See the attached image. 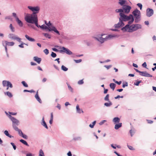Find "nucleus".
<instances>
[{"instance_id": "f257e3e1", "label": "nucleus", "mask_w": 156, "mask_h": 156, "mask_svg": "<svg viewBox=\"0 0 156 156\" xmlns=\"http://www.w3.org/2000/svg\"><path fill=\"white\" fill-rule=\"evenodd\" d=\"M25 19L27 22L34 23L37 27H38L37 15L34 12L32 14H27L25 17Z\"/></svg>"}, {"instance_id": "f03ea898", "label": "nucleus", "mask_w": 156, "mask_h": 156, "mask_svg": "<svg viewBox=\"0 0 156 156\" xmlns=\"http://www.w3.org/2000/svg\"><path fill=\"white\" fill-rule=\"evenodd\" d=\"M130 24L128 23L124 27H123L122 30L123 31L131 32L141 28V25L139 24H133L131 26H130Z\"/></svg>"}, {"instance_id": "7ed1b4c3", "label": "nucleus", "mask_w": 156, "mask_h": 156, "mask_svg": "<svg viewBox=\"0 0 156 156\" xmlns=\"http://www.w3.org/2000/svg\"><path fill=\"white\" fill-rule=\"evenodd\" d=\"M120 16L119 18V20L127 21L129 20H131L128 22L129 24H131L134 21V19L132 15H130L129 16L125 15L123 13L121 12L119 14Z\"/></svg>"}, {"instance_id": "20e7f679", "label": "nucleus", "mask_w": 156, "mask_h": 156, "mask_svg": "<svg viewBox=\"0 0 156 156\" xmlns=\"http://www.w3.org/2000/svg\"><path fill=\"white\" fill-rule=\"evenodd\" d=\"M101 35V37H99V38H97L95 37V39H97L98 41L100 42L101 43H103L105 41L107 40L108 39H110L112 37H113V36L109 35H108V36H106L105 37L103 38L102 37L103 35Z\"/></svg>"}, {"instance_id": "39448f33", "label": "nucleus", "mask_w": 156, "mask_h": 156, "mask_svg": "<svg viewBox=\"0 0 156 156\" xmlns=\"http://www.w3.org/2000/svg\"><path fill=\"white\" fill-rule=\"evenodd\" d=\"M41 28L43 29H48L49 31L51 30L54 31L58 35H60L59 31L57 30L55 27H52L51 28H49L48 27L45 26L44 25H42L41 26Z\"/></svg>"}, {"instance_id": "423d86ee", "label": "nucleus", "mask_w": 156, "mask_h": 156, "mask_svg": "<svg viewBox=\"0 0 156 156\" xmlns=\"http://www.w3.org/2000/svg\"><path fill=\"white\" fill-rule=\"evenodd\" d=\"M10 119L12 122V126L14 129H15V128H17V126H18L19 125V120L11 116H10Z\"/></svg>"}, {"instance_id": "0eeeda50", "label": "nucleus", "mask_w": 156, "mask_h": 156, "mask_svg": "<svg viewBox=\"0 0 156 156\" xmlns=\"http://www.w3.org/2000/svg\"><path fill=\"white\" fill-rule=\"evenodd\" d=\"M133 14L134 16L136 18V19H135V21L136 22H138V19L140 18V11L136 9L133 12Z\"/></svg>"}, {"instance_id": "6e6552de", "label": "nucleus", "mask_w": 156, "mask_h": 156, "mask_svg": "<svg viewBox=\"0 0 156 156\" xmlns=\"http://www.w3.org/2000/svg\"><path fill=\"white\" fill-rule=\"evenodd\" d=\"M9 37L13 40H16L19 42H21V39L14 34H11L9 35Z\"/></svg>"}, {"instance_id": "1a4fd4ad", "label": "nucleus", "mask_w": 156, "mask_h": 156, "mask_svg": "<svg viewBox=\"0 0 156 156\" xmlns=\"http://www.w3.org/2000/svg\"><path fill=\"white\" fill-rule=\"evenodd\" d=\"M59 51L60 53L64 52L69 55H72V52L71 51H70L68 48H66L64 47H62L61 48V50L60 51Z\"/></svg>"}, {"instance_id": "9d476101", "label": "nucleus", "mask_w": 156, "mask_h": 156, "mask_svg": "<svg viewBox=\"0 0 156 156\" xmlns=\"http://www.w3.org/2000/svg\"><path fill=\"white\" fill-rule=\"evenodd\" d=\"M28 8L30 10H31L32 11L36 13H38L39 11V10L40 8L38 7H32L30 6H28Z\"/></svg>"}, {"instance_id": "9b49d317", "label": "nucleus", "mask_w": 156, "mask_h": 156, "mask_svg": "<svg viewBox=\"0 0 156 156\" xmlns=\"http://www.w3.org/2000/svg\"><path fill=\"white\" fill-rule=\"evenodd\" d=\"M131 7L129 5H126L123 6V9L125 13H129L131 9Z\"/></svg>"}, {"instance_id": "f8f14e48", "label": "nucleus", "mask_w": 156, "mask_h": 156, "mask_svg": "<svg viewBox=\"0 0 156 156\" xmlns=\"http://www.w3.org/2000/svg\"><path fill=\"white\" fill-rule=\"evenodd\" d=\"M153 14V10L152 9L148 8L147 10V16L150 17Z\"/></svg>"}, {"instance_id": "ddd939ff", "label": "nucleus", "mask_w": 156, "mask_h": 156, "mask_svg": "<svg viewBox=\"0 0 156 156\" xmlns=\"http://www.w3.org/2000/svg\"><path fill=\"white\" fill-rule=\"evenodd\" d=\"M124 25V24L122 20H119V22L117 24H115L114 26L115 28H119L122 27Z\"/></svg>"}, {"instance_id": "4468645a", "label": "nucleus", "mask_w": 156, "mask_h": 156, "mask_svg": "<svg viewBox=\"0 0 156 156\" xmlns=\"http://www.w3.org/2000/svg\"><path fill=\"white\" fill-rule=\"evenodd\" d=\"M141 74L140 75L142 76H146V77H152V76L150 74L148 73L147 72H141L140 73Z\"/></svg>"}, {"instance_id": "2eb2a0df", "label": "nucleus", "mask_w": 156, "mask_h": 156, "mask_svg": "<svg viewBox=\"0 0 156 156\" xmlns=\"http://www.w3.org/2000/svg\"><path fill=\"white\" fill-rule=\"evenodd\" d=\"M35 97L39 103H41L42 101L39 96L38 91L36 92V94L35 95Z\"/></svg>"}, {"instance_id": "dca6fc26", "label": "nucleus", "mask_w": 156, "mask_h": 156, "mask_svg": "<svg viewBox=\"0 0 156 156\" xmlns=\"http://www.w3.org/2000/svg\"><path fill=\"white\" fill-rule=\"evenodd\" d=\"M120 119L118 117H115L113 119V122L114 124H116L119 122Z\"/></svg>"}, {"instance_id": "f3484780", "label": "nucleus", "mask_w": 156, "mask_h": 156, "mask_svg": "<svg viewBox=\"0 0 156 156\" xmlns=\"http://www.w3.org/2000/svg\"><path fill=\"white\" fill-rule=\"evenodd\" d=\"M34 60L37 62L38 64L40 63L41 61V59L40 58H39L35 56L34 57Z\"/></svg>"}, {"instance_id": "a211bd4d", "label": "nucleus", "mask_w": 156, "mask_h": 156, "mask_svg": "<svg viewBox=\"0 0 156 156\" xmlns=\"http://www.w3.org/2000/svg\"><path fill=\"white\" fill-rule=\"evenodd\" d=\"M16 20L19 26L20 27H22L23 26L22 22L19 19L18 17L16 18Z\"/></svg>"}, {"instance_id": "6ab92c4d", "label": "nucleus", "mask_w": 156, "mask_h": 156, "mask_svg": "<svg viewBox=\"0 0 156 156\" xmlns=\"http://www.w3.org/2000/svg\"><path fill=\"white\" fill-rule=\"evenodd\" d=\"M4 42L6 46H13L14 44V43L13 42H9L7 41H5Z\"/></svg>"}, {"instance_id": "aec40b11", "label": "nucleus", "mask_w": 156, "mask_h": 156, "mask_svg": "<svg viewBox=\"0 0 156 156\" xmlns=\"http://www.w3.org/2000/svg\"><path fill=\"white\" fill-rule=\"evenodd\" d=\"M25 37L29 41H35V40L32 38L30 37L28 35H25Z\"/></svg>"}, {"instance_id": "412c9836", "label": "nucleus", "mask_w": 156, "mask_h": 156, "mask_svg": "<svg viewBox=\"0 0 156 156\" xmlns=\"http://www.w3.org/2000/svg\"><path fill=\"white\" fill-rule=\"evenodd\" d=\"M122 126V123H119L118 124H116L115 125V128L116 129H117L121 127Z\"/></svg>"}, {"instance_id": "4be33fe9", "label": "nucleus", "mask_w": 156, "mask_h": 156, "mask_svg": "<svg viewBox=\"0 0 156 156\" xmlns=\"http://www.w3.org/2000/svg\"><path fill=\"white\" fill-rule=\"evenodd\" d=\"M76 109L77 110V112L79 113H80L81 112H83V111L81 109H80L79 108V107L78 105H77L76 106Z\"/></svg>"}, {"instance_id": "5701e85b", "label": "nucleus", "mask_w": 156, "mask_h": 156, "mask_svg": "<svg viewBox=\"0 0 156 156\" xmlns=\"http://www.w3.org/2000/svg\"><path fill=\"white\" fill-rule=\"evenodd\" d=\"M14 129L16 131L18 132L20 136H21L23 134V133L22 132L21 130L19 129L18 127L15 128V129Z\"/></svg>"}, {"instance_id": "b1692460", "label": "nucleus", "mask_w": 156, "mask_h": 156, "mask_svg": "<svg viewBox=\"0 0 156 156\" xmlns=\"http://www.w3.org/2000/svg\"><path fill=\"white\" fill-rule=\"evenodd\" d=\"M109 85L110 88L113 90L115 87V84L114 83H111Z\"/></svg>"}, {"instance_id": "393cba45", "label": "nucleus", "mask_w": 156, "mask_h": 156, "mask_svg": "<svg viewBox=\"0 0 156 156\" xmlns=\"http://www.w3.org/2000/svg\"><path fill=\"white\" fill-rule=\"evenodd\" d=\"M4 94L5 95H7L8 96H9L10 98H11L12 96V94L9 91L5 92Z\"/></svg>"}, {"instance_id": "a878e982", "label": "nucleus", "mask_w": 156, "mask_h": 156, "mask_svg": "<svg viewBox=\"0 0 156 156\" xmlns=\"http://www.w3.org/2000/svg\"><path fill=\"white\" fill-rule=\"evenodd\" d=\"M9 81L6 80H3L2 81V84L4 87L7 86Z\"/></svg>"}, {"instance_id": "bb28decb", "label": "nucleus", "mask_w": 156, "mask_h": 156, "mask_svg": "<svg viewBox=\"0 0 156 156\" xmlns=\"http://www.w3.org/2000/svg\"><path fill=\"white\" fill-rule=\"evenodd\" d=\"M20 141L22 143H23V144H24L27 146H29V145L27 143V142L26 141L23 140L21 139L20 140Z\"/></svg>"}, {"instance_id": "cd10ccee", "label": "nucleus", "mask_w": 156, "mask_h": 156, "mask_svg": "<svg viewBox=\"0 0 156 156\" xmlns=\"http://www.w3.org/2000/svg\"><path fill=\"white\" fill-rule=\"evenodd\" d=\"M4 134L7 136H8L10 138H11L12 136L11 135H10L9 133L8 132L7 130H5L4 131Z\"/></svg>"}, {"instance_id": "c85d7f7f", "label": "nucleus", "mask_w": 156, "mask_h": 156, "mask_svg": "<svg viewBox=\"0 0 156 156\" xmlns=\"http://www.w3.org/2000/svg\"><path fill=\"white\" fill-rule=\"evenodd\" d=\"M42 34L46 37L47 38H51V36L50 35L47 33H43Z\"/></svg>"}, {"instance_id": "c756f323", "label": "nucleus", "mask_w": 156, "mask_h": 156, "mask_svg": "<svg viewBox=\"0 0 156 156\" xmlns=\"http://www.w3.org/2000/svg\"><path fill=\"white\" fill-rule=\"evenodd\" d=\"M126 1L125 0H122L121 1H119V4L121 5H123L126 3Z\"/></svg>"}, {"instance_id": "7c9ffc66", "label": "nucleus", "mask_w": 156, "mask_h": 156, "mask_svg": "<svg viewBox=\"0 0 156 156\" xmlns=\"http://www.w3.org/2000/svg\"><path fill=\"white\" fill-rule=\"evenodd\" d=\"M39 156H44V153L41 149L39 151Z\"/></svg>"}, {"instance_id": "2f4dec72", "label": "nucleus", "mask_w": 156, "mask_h": 156, "mask_svg": "<svg viewBox=\"0 0 156 156\" xmlns=\"http://www.w3.org/2000/svg\"><path fill=\"white\" fill-rule=\"evenodd\" d=\"M61 69L62 70L65 71H67L68 69L66 67L63 65L61 67Z\"/></svg>"}, {"instance_id": "473e14b6", "label": "nucleus", "mask_w": 156, "mask_h": 156, "mask_svg": "<svg viewBox=\"0 0 156 156\" xmlns=\"http://www.w3.org/2000/svg\"><path fill=\"white\" fill-rule=\"evenodd\" d=\"M46 25L48 26V27L49 28H51L52 27H53V26H52L50 21H49L48 23H46Z\"/></svg>"}, {"instance_id": "72a5a7b5", "label": "nucleus", "mask_w": 156, "mask_h": 156, "mask_svg": "<svg viewBox=\"0 0 156 156\" xmlns=\"http://www.w3.org/2000/svg\"><path fill=\"white\" fill-rule=\"evenodd\" d=\"M96 123V121H94L93 123V125H92V124H90L89 125V126L91 128H93L94 125Z\"/></svg>"}, {"instance_id": "f704fd0d", "label": "nucleus", "mask_w": 156, "mask_h": 156, "mask_svg": "<svg viewBox=\"0 0 156 156\" xmlns=\"http://www.w3.org/2000/svg\"><path fill=\"white\" fill-rule=\"evenodd\" d=\"M9 27L12 32H14V28L13 27L12 24L10 25Z\"/></svg>"}, {"instance_id": "c9c22d12", "label": "nucleus", "mask_w": 156, "mask_h": 156, "mask_svg": "<svg viewBox=\"0 0 156 156\" xmlns=\"http://www.w3.org/2000/svg\"><path fill=\"white\" fill-rule=\"evenodd\" d=\"M109 95L107 94L105 97V98L104 99L105 101H108L109 100Z\"/></svg>"}, {"instance_id": "e433bc0d", "label": "nucleus", "mask_w": 156, "mask_h": 156, "mask_svg": "<svg viewBox=\"0 0 156 156\" xmlns=\"http://www.w3.org/2000/svg\"><path fill=\"white\" fill-rule=\"evenodd\" d=\"M8 86L9 87H10L11 88H12L13 87L12 84L11 83V82H10L9 81V82H8V83L7 85V87Z\"/></svg>"}, {"instance_id": "4c0bfd02", "label": "nucleus", "mask_w": 156, "mask_h": 156, "mask_svg": "<svg viewBox=\"0 0 156 156\" xmlns=\"http://www.w3.org/2000/svg\"><path fill=\"white\" fill-rule=\"evenodd\" d=\"M22 83L25 87H28V85L24 81H22Z\"/></svg>"}, {"instance_id": "58836bf2", "label": "nucleus", "mask_w": 156, "mask_h": 156, "mask_svg": "<svg viewBox=\"0 0 156 156\" xmlns=\"http://www.w3.org/2000/svg\"><path fill=\"white\" fill-rule=\"evenodd\" d=\"M42 125H43L45 128L46 129H48V127L47 125V124L45 121L43 122V123H42Z\"/></svg>"}, {"instance_id": "ea45409f", "label": "nucleus", "mask_w": 156, "mask_h": 156, "mask_svg": "<svg viewBox=\"0 0 156 156\" xmlns=\"http://www.w3.org/2000/svg\"><path fill=\"white\" fill-rule=\"evenodd\" d=\"M127 146H128V147L129 148L130 150H135L134 148H133L132 146L128 145Z\"/></svg>"}, {"instance_id": "a19ab883", "label": "nucleus", "mask_w": 156, "mask_h": 156, "mask_svg": "<svg viewBox=\"0 0 156 156\" xmlns=\"http://www.w3.org/2000/svg\"><path fill=\"white\" fill-rule=\"evenodd\" d=\"M141 82V81H136V82L134 83V84L136 86L139 85V83Z\"/></svg>"}, {"instance_id": "79ce46f5", "label": "nucleus", "mask_w": 156, "mask_h": 156, "mask_svg": "<svg viewBox=\"0 0 156 156\" xmlns=\"http://www.w3.org/2000/svg\"><path fill=\"white\" fill-rule=\"evenodd\" d=\"M23 92H29L32 93V92H34V90H23Z\"/></svg>"}, {"instance_id": "37998d69", "label": "nucleus", "mask_w": 156, "mask_h": 156, "mask_svg": "<svg viewBox=\"0 0 156 156\" xmlns=\"http://www.w3.org/2000/svg\"><path fill=\"white\" fill-rule=\"evenodd\" d=\"M74 61L76 63H79L80 62L82 61V60L81 59L79 60L74 59Z\"/></svg>"}, {"instance_id": "c03bdc74", "label": "nucleus", "mask_w": 156, "mask_h": 156, "mask_svg": "<svg viewBox=\"0 0 156 156\" xmlns=\"http://www.w3.org/2000/svg\"><path fill=\"white\" fill-rule=\"evenodd\" d=\"M51 55L52 57L55 58L56 56V53L52 52L51 53Z\"/></svg>"}, {"instance_id": "a18cd8bd", "label": "nucleus", "mask_w": 156, "mask_h": 156, "mask_svg": "<svg viewBox=\"0 0 156 156\" xmlns=\"http://www.w3.org/2000/svg\"><path fill=\"white\" fill-rule=\"evenodd\" d=\"M112 103L111 102H110L109 103H105L104 104L106 106H109L112 105Z\"/></svg>"}, {"instance_id": "49530a36", "label": "nucleus", "mask_w": 156, "mask_h": 156, "mask_svg": "<svg viewBox=\"0 0 156 156\" xmlns=\"http://www.w3.org/2000/svg\"><path fill=\"white\" fill-rule=\"evenodd\" d=\"M44 52L47 55L49 53L48 50L47 49H44Z\"/></svg>"}, {"instance_id": "de8ad7c7", "label": "nucleus", "mask_w": 156, "mask_h": 156, "mask_svg": "<svg viewBox=\"0 0 156 156\" xmlns=\"http://www.w3.org/2000/svg\"><path fill=\"white\" fill-rule=\"evenodd\" d=\"M78 83L79 84H82L83 83V80H80Z\"/></svg>"}, {"instance_id": "09e8293b", "label": "nucleus", "mask_w": 156, "mask_h": 156, "mask_svg": "<svg viewBox=\"0 0 156 156\" xmlns=\"http://www.w3.org/2000/svg\"><path fill=\"white\" fill-rule=\"evenodd\" d=\"M137 5L140 8V9L141 10L142 7V5L141 3H138Z\"/></svg>"}, {"instance_id": "8fccbe9b", "label": "nucleus", "mask_w": 156, "mask_h": 156, "mask_svg": "<svg viewBox=\"0 0 156 156\" xmlns=\"http://www.w3.org/2000/svg\"><path fill=\"white\" fill-rule=\"evenodd\" d=\"M129 132L131 134V136H132L134 134V132L133 131L132 129H131L130 130Z\"/></svg>"}, {"instance_id": "3c124183", "label": "nucleus", "mask_w": 156, "mask_h": 156, "mask_svg": "<svg viewBox=\"0 0 156 156\" xmlns=\"http://www.w3.org/2000/svg\"><path fill=\"white\" fill-rule=\"evenodd\" d=\"M11 144L13 146V148L15 150L16 149V147L15 145L13 143H11Z\"/></svg>"}, {"instance_id": "603ef678", "label": "nucleus", "mask_w": 156, "mask_h": 156, "mask_svg": "<svg viewBox=\"0 0 156 156\" xmlns=\"http://www.w3.org/2000/svg\"><path fill=\"white\" fill-rule=\"evenodd\" d=\"M22 136L23 138L25 139H27V136L25 134H23L22 135V136Z\"/></svg>"}, {"instance_id": "864d4df0", "label": "nucleus", "mask_w": 156, "mask_h": 156, "mask_svg": "<svg viewBox=\"0 0 156 156\" xmlns=\"http://www.w3.org/2000/svg\"><path fill=\"white\" fill-rule=\"evenodd\" d=\"M106 121V120H102L100 122L99 124L100 125H102L103 124L105 123V122Z\"/></svg>"}, {"instance_id": "5fc2aeb1", "label": "nucleus", "mask_w": 156, "mask_h": 156, "mask_svg": "<svg viewBox=\"0 0 156 156\" xmlns=\"http://www.w3.org/2000/svg\"><path fill=\"white\" fill-rule=\"evenodd\" d=\"M123 96H120L119 95H118L116 97H115V99H117L118 98H123Z\"/></svg>"}, {"instance_id": "6e6d98bb", "label": "nucleus", "mask_w": 156, "mask_h": 156, "mask_svg": "<svg viewBox=\"0 0 156 156\" xmlns=\"http://www.w3.org/2000/svg\"><path fill=\"white\" fill-rule=\"evenodd\" d=\"M68 87L69 90H70L72 92L73 91V89L69 85H68Z\"/></svg>"}, {"instance_id": "4d7b16f0", "label": "nucleus", "mask_w": 156, "mask_h": 156, "mask_svg": "<svg viewBox=\"0 0 156 156\" xmlns=\"http://www.w3.org/2000/svg\"><path fill=\"white\" fill-rule=\"evenodd\" d=\"M9 114L12 115H16L17 113L16 112H9Z\"/></svg>"}, {"instance_id": "13d9d810", "label": "nucleus", "mask_w": 156, "mask_h": 156, "mask_svg": "<svg viewBox=\"0 0 156 156\" xmlns=\"http://www.w3.org/2000/svg\"><path fill=\"white\" fill-rule=\"evenodd\" d=\"M128 83L127 82H126L125 84H123V85H122V87L124 88L125 87H127L128 86Z\"/></svg>"}, {"instance_id": "bf43d9fd", "label": "nucleus", "mask_w": 156, "mask_h": 156, "mask_svg": "<svg viewBox=\"0 0 156 156\" xmlns=\"http://www.w3.org/2000/svg\"><path fill=\"white\" fill-rule=\"evenodd\" d=\"M53 119V113H51V119Z\"/></svg>"}, {"instance_id": "052dcab7", "label": "nucleus", "mask_w": 156, "mask_h": 156, "mask_svg": "<svg viewBox=\"0 0 156 156\" xmlns=\"http://www.w3.org/2000/svg\"><path fill=\"white\" fill-rule=\"evenodd\" d=\"M20 44L19 45V46L20 48H23L24 47V46H23V44Z\"/></svg>"}, {"instance_id": "680f3d73", "label": "nucleus", "mask_w": 156, "mask_h": 156, "mask_svg": "<svg viewBox=\"0 0 156 156\" xmlns=\"http://www.w3.org/2000/svg\"><path fill=\"white\" fill-rule=\"evenodd\" d=\"M12 15L13 16L15 17L16 19V18L18 17L16 16V14L15 13H13Z\"/></svg>"}, {"instance_id": "e2e57ef3", "label": "nucleus", "mask_w": 156, "mask_h": 156, "mask_svg": "<svg viewBox=\"0 0 156 156\" xmlns=\"http://www.w3.org/2000/svg\"><path fill=\"white\" fill-rule=\"evenodd\" d=\"M67 155L68 156H71L72 155L71 152L70 151H69L67 153Z\"/></svg>"}, {"instance_id": "0e129e2a", "label": "nucleus", "mask_w": 156, "mask_h": 156, "mask_svg": "<svg viewBox=\"0 0 156 156\" xmlns=\"http://www.w3.org/2000/svg\"><path fill=\"white\" fill-rule=\"evenodd\" d=\"M108 91V90L107 89H105L104 88V94H106Z\"/></svg>"}, {"instance_id": "69168bd1", "label": "nucleus", "mask_w": 156, "mask_h": 156, "mask_svg": "<svg viewBox=\"0 0 156 156\" xmlns=\"http://www.w3.org/2000/svg\"><path fill=\"white\" fill-rule=\"evenodd\" d=\"M142 66L145 67H146L147 66V64L145 62H144V63H143L142 64Z\"/></svg>"}, {"instance_id": "338daca9", "label": "nucleus", "mask_w": 156, "mask_h": 156, "mask_svg": "<svg viewBox=\"0 0 156 156\" xmlns=\"http://www.w3.org/2000/svg\"><path fill=\"white\" fill-rule=\"evenodd\" d=\"M122 82L121 81H120L119 82H118L117 81L115 82V83L119 85Z\"/></svg>"}, {"instance_id": "774afa93", "label": "nucleus", "mask_w": 156, "mask_h": 156, "mask_svg": "<svg viewBox=\"0 0 156 156\" xmlns=\"http://www.w3.org/2000/svg\"><path fill=\"white\" fill-rule=\"evenodd\" d=\"M30 64L32 66H34L36 65V63H35L33 62H31Z\"/></svg>"}]
</instances>
